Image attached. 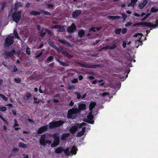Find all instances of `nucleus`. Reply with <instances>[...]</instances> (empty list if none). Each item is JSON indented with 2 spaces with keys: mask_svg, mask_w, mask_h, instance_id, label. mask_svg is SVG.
<instances>
[{
  "mask_svg": "<svg viewBox=\"0 0 158 158\" xmlns=\"http://www.w3.org/2000/svg\"><path fill=\"white\" fill-rule=\"evenodd\" d=\"M63 150L64 149L62 147H59L56 149L55 152L57 153H60L63 152Z\"/></svg>",
  "mask_w": 158,
  "mask_h": 158,
  "instance_id": "c85d7f7f",
  "label": "nucleus"
},
{
  "mask_svg": "<svg viewBox=\"0 0 158 158\" xmlns=\"http://www.w3.org/2000/svg\"><path fill=\"white\" fill-rule=\"evenodd\" d=\"M8 68L11 72H16L18 70L17 68L15 65H10Z\"/></svg>",
  "mask_w": 158,
  "mask_h": 158,
  "instance_id": "f3484780",
  "label": "nucleus"
},
{
  "mask_svg": "<svg viewBox=\"0 0 158 158\" xmlns=\"http://www.w3.org/2000/svg\"><path fill=\"white\" fill-rule=\"evenodd\" d=\"M19 147L23 148H27L26 145L25 144L22 143L21 142H19Z\"/></svg>",
  "mask_w": 158,
  "mask_h": 158,
  "instance_id": "c9c22d12",
  "label": "nucleus"
},
{
  "mask_svg": "<svg viewBox=\"0 0 158 158\" xmlns=\"http://www.w3.org/2000/svg\"><path fill=\"white\" fill-rule=\"evenodd\" d=\"M78 79L77 78H74L72 80V83H76L78 82Z\"/></svg>",
  "mask_w": 158,
  "mask_h": 158,
  "instance_id": "6e6d98bb",
  "label": "nucleus"
},
{
  "mask_svg": "<svg viewBox=\"0 0 158 158\" xmlns=\"http://www.w3.org/2000/svg\"><path fill=\"white\" fill-rule=\"evenodd\" d=\"M132 24V23L131 22H129L127 23L125 25L126 27H127L131 26Z\"/></svg>",
  "mask_w": 158,
  "mask_h": 158,
  "instance_id": "3c124183",
  "label": "nucleus"
},
{
  "mask_svg": "<svg viewBox=\"0 0 158 158\" xmlns=\"http://www.w3.org/2000/svg\"><path fill=\"white\" fill-rule=\"evenodd\" d=\"M34 99L35 101L34 103H36L37 104L39 103L40 102V100L38 99L37 98L34 97Z\"/></svg>",
  "mask_w": 158,
  "mask_h": 158,
  "instance_id": "c03bdc74",
  "label": "nucleus"
},
{
  "mask_svg": "<svg viewBox=\"0 0 158 158\" xmlns=\"http://www.w3.org/2000/svg\"><path fill=\"white\" fill-rule=\"evenodd\" d=\"M57 61L59 63H60L61 64V65L62 66H63L66 67V66H69V64H67L65 62L61 61L59 59H57Z\"/></svg>",
  "mask_w": 158,
  "mask_h": 158,
  "instance_id": "c756f323",
  "label": "nucleus"
},
{
  "mask_svg": "<svg viewBox=\"0 0 158 158\" xmlns=\"http://www.w3.org/2000/svg\"><path fill=\"white\" fill-rule=\"evenodd\" d=\"M156 24H152L151 23L150 26L151 27L155 28L158 26V20H156Z\"/></svg>",
  "mask_w": 158,
  "mask_h": 158,
  "instance_id": "58836bf2",
  "label": "nucleus"
},
{
  "mask_svg": "<svg viewBox=\"0 0 158 158\" xmlns=\"http://www.w3.org/2000/svg\"><path fill=\"white\" fill-rule=\"evenodd\" d=\"M14 124L13 126V127H15L16 126H19V125L18 123V122H17V120L16 119H15L14 120Z\"/></svg>",
  "mask_w": 158,
  "mask_h": 158,
  "instance_id": "49530a36",
  "label": "nucleus"
},
{
  "mask_svg": "<svg viewBox=\"0 0 158 158\" xmlns=\"http://www.w3.org/2000/svg\"><path fill=\"white\" fill-rule=\"evenodd\" d=\"M87 118H88V120L86 122L87 123L91 124L94 123V122L93 121V119L94 117L93 115L91 114H90L87 116Z\"/></svg>",
  "mask_w": 158,
  "mask_h": 158,
  "instance_id": "dca6fc26",
  "label": "nucleus"
},
{
  "mask_svg": "<svg viewBox=\"0 0 158 158\" xmlns=\"http://www.w3.org/2000/svg\"><path fill=\"white\" fill-rule=\"evenodd\" d=\"M77 64L81 67H83L87 68L96 69L101 66V65L100 64L92 65L89 64H82L80 62H78Z\"/></svg>",
  "mask_w": 158,
  "mask_h": 158,
  "instance_id": "39448f33",
  "label": "nucleus"
},
{
  "mask_svg": "<svg viewBox=\"0 0 158 158\" xmlns=\"http://www.w3.org/2000/svg\"><path fill=\"white\" fill-rule=\"evenodd\" d=\"M64 123V122L61 120L58 121L52 122L49 123L50 129H53L56 127H58L61 126Z\"/></svg>",
  "mask_w": 158,
  "mask_h": 158,
  "instance_id": "423d86ee",
  "label": "nucleus"
},
{
  "mask_svg": "<svg viewBox=\"0 0 158 158\" xmlns=\"http://www.w3.org/2000/svg\"><path fill=\"white\" fill-rule=\"evenodd\" d=\"M86 108V105L85 104L81 103L78 105V108L80 110H84Z\"/></svg>",
  "mask_w": 158,
  "mask_h": 158,
  "instance_id": "a878e982",
  "label": "nucleus"
},
{
  "mask_svg": "<svg viewBox=\"0 0 158 158\" xmlns=\"http://www.w3.org/2000/svg\"><path fill=\"white\" fill-rule=\"evenodd\" d=\"M14 35L15 38H17L18 40H19L21 39V38L18 35V34L17 31H15Z\"/></svg>",
  "mask_w": 158,
  "mask_h": 158,
  "instance_id": "ea45409f",
  "label": "nucleus"
},
{
  "mask_svg": "<svg viewBox=\"0 0 158 158\" xmlns=\"http://www.w3.org/2000/svg\"><path fill=\"white\" fill-rule=\"evenodd\" d=\"M95 27H92L89 29V31H93L94 32H95L96 30H95Z\"/></svg>",
  "mask_w": 158,
  "mask_h": 158,
  "instance_id": "052dcab7",
  "label": "nucleus"
},
{
  "mask_svg": "<svg viewBox=\"0 0 158 158\" xmlns=\"http://www.w3.org/2000/svg\"><path fill=\"white\" fill-rule=\"evenodd\" d=\"M70 135L69 133H66L62 134L61 137V139L62 140H64L66 139V138H68Z\"/></svg>",
  "mask_w": 158,
  "mask_h": 158,
  "instance_id": "393cba45",
  "label": "nucleus"
},
{
  "mask_svg": "<svg viewBox=\"0 0 158 158\" xmlns=\"http://www.w3.org/2000/svg\"><path fill=\"white\" fill-rule=\"evenodd\" d=\"M148 2V1L147 0H143V2L142 3L144 4V6H146V5L147 4Z\"/></svg>",
  "mask_w": 158,
  "mask_h": 158,
  "instance_id": "69168bd1",
  "label": "nucleus"
},
{
  "mask_svg": "<svg viewBox=\"0 0 158 158\" xmlns=\"http://www.w3.org/2000/svg\"><path fill=\"white\" fill-rule=\"evenodd\" d=\"M47 6L48 8H50L51 7H53L54 6L52 4H48Z\"/></svg>",
  "mask_w": 158,
  "mask_h": 158,
  "instance_id": "338daca9",
  "label": "nucleus"
},
{
  "mask_svg": "<svg viewBox=\"0 0 158 158\" xmlns=\"http://www.w3.org/2000/svg\"><path fill=\"white\" fill-rule=\"evenodd\" d=\"M49 44L53 48L57 50L58 52H60V50L59 48L55 45L52 41H50L48 42Z\"/></svg>",
  "mask_w": 158,
  "mask_h": 158,
  "instance_id": "a211bd4d",
  "label": "nucleus"
},
{
  "mask_svg": "<svg viewBox=\"0 0 158 158\" xmlns=\"http://www.w3.org/2000/svg\"><path fill=\"white\" fill-rule=\"evenodd\" d=\"M122 16L123 20H125L127 18L126 15L124 13H123L122 15Z\"/></svg>",
  "mask_w": 158,
  "mask_h": 158,
  "instance_id": "603ef678",
  "label": "nucleus"
},
{
  "mask_svg": "<svg viewBox=\"0 0 158 158\" xmlns=\"http://www.w3.org/2000/svg\"><path fill=\"white\" fill-rule=\"evenodd\" d=\"M78 109L77 108L72 109L69 110L68 112L67 118H73V115L77 113Z\"/></svg>",
  "mask_w": 158,
  "mask_h": 158,
  "instance_id": "6e6552de",
  "label": "nucleus"
},
{
  "mask_svg": "<svg viewBox=\"0 0 158 158\" xmlns=\"http://www.w3.org/2000/svg\"><path fill=\"white\" fill-rule=\"evenodd\" d=\"M0 118L4 122V123H6V124H7L8 122L6 121V120L2 116V115H0Z\"/></svg>",
  "mask_w": 158,
  "mask_h": 158,
  "instance_id": "864d4df0",
  "label": "nucleus"
},
{
  "mask_svg": "<svg viewBox=\"0 0 158 158\" xmlns=\"http://www.w3.org/2000/svg\"><path fill=\"white\" fill-rule=\"evenodd\" d=\"M14 37L13 36H10L6 38L5 45L7 47H8L12 45L14 42Z\"/></svg>",
  "mask_w": 158,
  "mask_h": 158,
  "instance_id": "1a4fd4ad",
  "label": "nucleus"
},
{
  "mask_svg": "<svg viewBox=\"0 0 158 158\" xmlns=\"http://www.w3.org/2000/svg\"><path fill=\"white\" fill-rule=\"evenodd\" d=\"M22 14V11H15L13 12L12 15L13 21L18 23L21 19Z\"/></svg>",
  "mask_w": 158,
  "mask_h": 158,
  "instance_id": "7ed1b4c3",
  "label": "nucleus"
},
{
  "mask_svg": "<svg viewBox=\"0 0 158 158\" xmlns=\"http://www.w3.org/2000/svg\"><path fill=\"white\" fill-rule=\"evenodd\" d=\"M77 27L76 25L74 23H73L71 25L69 26L68 28L67 31L69 33H73L76 31Z\"/></svg>",
  "mask_w": 158,
  "mask_h": 158,
  "instance_id": "9d476101",
  "label": "nucleus"
},
{
  "mask_svg": "<svg viewBox=\"0 0 158 158\" xmlns=\"http://www.w3.org/2000/svg\"><path fill=\"white\" fill-rule=\"evenodd\" d=\"M40 13L38 11H34V10L31 11L30 13V14L31 15H34L35 16L39 15H40Z\"/></svg>",
  "mask_w": 158,
  "mask_h": 158,
  "instance_id": "473e14b6",
  "label": "nucleus"
},
{
  "mask_svg": "<svg viewBox=\"0 0 158 158\" xmlns=\"http://www.w3.org/2000/svg\"><path fill=\"white\" fill-rule=\"evenodd\" d=\"M15 50L14 49H12L8 53L6 52L5 54L4 58L6 59H8V58L10 57L11 56L13 55V53H15Z\"/></svg>",
  "mask_w": 158,
  "mask_h": 158,
  "instance_id": "ddd939ff",
  "label": "nucleus"
},
{
  "mask_svg": "<svg viewBox=\"0 0 158 158\" xmlns=\"http://www.w3.org/2000/svg\"><path fill=\"white\" fill-rule=\"evenodd\" d=\"M86 129L85 127H83L82 128L81 131L79 132L77 135V136L78 137H81L84 134Z\"/></svg>",
  "mask_w": 158,
  "mask_h": 158,
  "instance_id": "4be33fe9",
  "label": "nucleus"
},
{
  "mask_svg": "<svg viewBox=\"0 0 158 158\" xmlns=\"http://www.w3.org/2000/svg\"><path fill=\"white\" fill-rule=\"evenodd\" d=\"M32 96V94H31L28 93L26 95H24L23 97V99L25 100H27L29 99V98H31Z\"/></svg>",
  "mask_w": 158,
  "mask_h": 158,
  "instance_id": "bb28decb",
  "label": "nucleus"
},
{
  "mask_svg": "<svg viewBox=\"0 0 158 158\" xmlns=\"http://www.w3.org/2000/svg\"><path fill=\"white\" fill-rule=\"evenodd\" d=\"M41 12L42 13L44 14L45 15H51V13L49 12L48 11L44 10H41Z\"/></svg>",
  "mask_w": 158,
  "mask_h": 158,
  "instance_id": "f704fd0d",
  "label": "nucleus"
},
{
  "mask_svg": "<svg viewBox=\"0 0 158 158\" xmlns=\"http://www.w3.org/2000/svg\"><path fill=\"white\" fill-rule=\"evenodd\" d=\"M50 136L52 137L54 139L53 143L51 145V146L52 148H54L58 145L60 142L59 133L56 132L53 133L50 135Z\"/></svg>",
  "mask_w": 158,
  "mask_h": 158,
  "instance_id": "f03ea898",
  "label": "nucleus"
},
{
  "mask_svg": "<svg viewBox=\"0 0 158 158\" xmlns=\"http://www.w3.org/2000/svg\"><path fill=\"white\" fill-rule=\"evenodd\" d=\"M78 36L81 38L83 37L85 35V31L82 29H81L78 31Z\"/></svg>",
  "mask_w": 158,
  "mask_h": 158,
  "instance_id": "5701e85b",
  "label": "nucleus"
},
{
  "mask_svg": "<svg viewBox=\"0 0 158 158\" xmlns=\"http://www.w3.org/2000/svg\"><path fill=\"white\" fill-rule=\"evenodd\" d=\"M58 41L59 42L61 43L62 44H64L66 47L70 46V44L69 42L65 40H62L60 39H58Z\"/></svg>",
  "mask_w": 158,
  "mask_h": 158,
  "instance_id": "b1692460",
  "label": "nucleus"
},
{
  "mask_svg": "<svg viewBox=\"0 0 158 158\" xmlns=\"http://www.w3.org/2000/svg\"><path fill=\"white\" fill-rule=\"evenodd\" d=\"M14 81L16 83H19L21 81V79L19 78H15L14 80Z\"/></svg>",
  "mask_w": 158,
  "mask_h": 158,
  "instance_id": "8fccbe9b",
  "label": "nucleus"
},
{
  "mask_svg": "<svg viewBox=\"0 0 158 158\" xmlns=\"http://www.w3.org/2000/svg\"><path fill=\"white\" fill-rule=\"evenodd\" d=\"M20 52L19 51H18L17 52H16L15 51V53H13V55H15V56H17V55H19L20 54Z\"/></svg>",
  "mask_w": 158,
  "mask_h": 158,
  "instance_id": "e2e57ef3",
  "label": "nucleus"
},
{
  "mask_svg": "<svg viewBox=\"0 0 158 158\" xmlns=\"http://www.w3.org/2000/svg\"><path fill=\"white\" fill-rule=\"evenodd\" d=\"M53 28L58 29L57 30V31L59 32H64L65 30L64 27L61 25H55L53 27Z\"/></svg>",
  "mask_w": 158,
  "mask_h": 158,
  "instance_id": "f8f14e48",
  "label": "nucleus"
},
{
  "mask_svg": "<svg viewBox=\"0 0 158 158\" xmlns=\"http://www.w3.org/2000/svg\"><path fill=\"white\" fill-rule=\"evenodd\" d=\"M116 47V44H113L112 46H110V49H114Z\"/></svg>",
  "mask_w": 158,
  "mask_h": 158,
  "instance_id": "09e8293b",
  "label": "nucleus"
},
{
  "mask_svg": "<svg viewBox=\"0 0 158 158\" xmlns=\"http://www.w3.org/2000/svg\"><path fill=\"white\" fill-rule=\"evenodd\" d=\"M158 11V8L157 7H152L150 11L152 13H155Z\"/></svg>",
  "mask_w": 158,
  "mask_h": 158,
  "instance_id": "72a5a7b5",
  "label": "nucleus"
},
{
  "mask_svg": "<svg viewBox=\"0 0 158 158\" xmlns=\"http://www.w3.org/2000/svg\"><path fill=\"white\" fill-rule=\"evenodd\" d=\"M6 110V107L5 106H3L0 108V110L2 111H5Z\"/></svg>",
  "mask_w": 158,
  "mask_h": 158,
  "instance_id": "5fc2aeb1",
  "label": "nucleus"
},
{
  "mask_svg": "<svg viewBox=\"0 0 158 158\" xmlns=\"http://www.w3.org/2000/svg\"><path fill=\"white\" fill-rule=\"evenodd\" d=\"M23 158H28L29 156L28 155L25 154H23Z\"/></svg>",
  "mask_w": 158,
  "mask_h": 158,
  "instance_id": "774afa93",
  "label": "nucleus"
},
{
  "mask_svg": "<svg viewBox=\"0 0 158 158\" xmlns=\"http://www.w3.org/2000/svg\"><path fill=\"white\" fill-rule=\"evenodd\" d=\"M138 26L143 25L146 27H150L151 25L150 22H140L139 23H137Z\"/></svg>",
  "mask_w": 158,
  "mask_h": 158,
  "instance_id": "aec40b11",
  "label": "nucleus"
},
{
  "mask_svg": "<svg viewBox=\"0 0 158 158\" xmlns=\"http://www.w3.org/2000/svg\"><path fill=\"white\" fill-rule=\"evenodd\" d=\"M86 124V123H77L74 126H72L70 128L69 130V132L71 134L73 135L77 131L78 128H81L83 126H85Z\"/></svg>",
  "mask_w": 158,
  "mask_h": 158,
  "instance_id": "20e7f679",
  "label": "nucleus"
},
{
  "mask_svg": "<svg viewBox=\"0 0 158 158\" xmlns=\"http://www.w3.org/2000/svg\"><path fill=\"white\" fill-rule=\"evenodd\" d=\"M121 30V28L117 29L115 30V33L117 35H119L120 34Z\"/></svg>",
  "mask_w": 158,
  "mask_h": 158,
  "instance_id": "79ce46f5",
  "label": "nucleus"
},
{
  "mask_svg": "<svg viewBox=\"0 0 158 158\" xmlns=\"http://www.w3.org/2000/svg\"><path fill=\"white\" fill-rule=\"evenodd\" d=\"M61 53L62 54H64L65 56H66V54L68 53L66 51L64 50L62 47L61 48Z\"/></svg>",
  "mask_w": 158,
  "mask_h": 158,
  "instance_id": "a19ab883",
  "label": "nucleus"
},
{
  "mask_svg": "<svg viewBox=\"0 0 158 158\" xmlns=\"http://www.w3.org/2000/svg\"><path fill=\"white\" fill-rule=\"evenodd\" d=\"M108 19H111L112 20H114L116 19H120L121 17L118 15L116 16H110L109 15L107 17Z\"/></svg>",
  "mask_w": 158,
  "mask_h": 158,
  "instance_id": "412c9836",
  "label": "nucleus"
},
{
  "mask_svg": "<svg viewBox=\"0 0 158 158\" xmlns=\"http://www.w3.org/2000/svg\"><path fill=\"white\" fill-rule=\"evenodd\" d=\"M81 13V10H76L73 12L72 14V16L74 18H75L79 16Z\"/></svg>",
  "mask_w": 158,
  "mask_h": 158,
  "instance_id": "2eb2a0df",
  "label": "nucleus"
},
{
  "mask_svg": "<svg viewBox=\"0 0 158 158\" xmlns=\"http://www.w3.org/2000/svg\"><path fill=\"white\" fill-rule=\"evenodd\" d=\"M0 96L5 101H7L8 100V98L6 97L3 94H0Z\"/></svg>",
  "mask_w": 158,
  "mask_h": 158,
  "instance_id": "37998d69",
  "label": "nucleus"
},
{
  "mask_svg": "<svg viewBox=\"0 0 158 158\" xmlns=\"http://www.w3.org/2000/svg\"><path fill=\"white\" fill-rule=\"evenodd\" d=\"M47 134L45 133L41 135L40 139L39 142L40 145L44 147L46 146L48 144L50 145L52 143L51 141L47 139Z\"/></svg>",
  "mask_w": 158,
  "mask_h": 158,
  "instance_id": "f257e3e1",
  "label": "nucleus"
},
{
  "mask_svg": "<svg viewBox=\"0 0 158 158\" xmlns=\"http://www.w3.org/2000/svg\"><path fill=\"white\" fill-rule=\"evenodd\" d=\"M63 152L66 156H70L71 155L70 151L69 148H67L65 149H64Z\"/></svg>",
  "mask_w": 158,
  "mask_h": 158,
  "instance_id": "2f4dec72",
  "label": "nucleus"
},
{
  "mask_svg": "<svg viewBox=\"0 0 158 158\" xmlns=\"http://www.w3.org/2000/svg\"><path fill=\"white\" fill-rule=\"evenodd\" d=\"M74 94H75L77 96V98L78 99H80L81 97V94L78 92H74Z\"/></svg>",
  "mask_w": 158,
  "mask_h": 158,
  "instance_id": "4c0bfd02",
  "label": "nucleus"
},
{
  "mask_svg": "<svg viewBox=\"0 0 158 158\" xmlns=\"http://www.w3.org/2000/svg\"><path fill=\"white\" fill-rule=\"evenodd\" d=\"M138 0H131V2L129 3L127 6H132L134 7Z\"/></svg>",
  "mask_w": 158,
  "mask_h": 158,
  "instance_id": "cd10ccee",
  "label": "nucleus"
},
{
  "mask_svg": "<svg viewBox=\"0 0 158 158\" xmlns=\"http://www.w3.org/2000/svg\"><path fill=\"white\" fill-rule=\"evenodd\" d=\"M96 105V102H91L89 105V110L92 112L93 109L94 108Z\"/></svg>",
  "mask_w": 158,
  "mask_h": 158,
  "instance_id": "6ab92c4d",
  "label": "nucleus"
},
{
  "mask_svg": "<svg viewBox=\"0 0 158 158\" xmlns=\"http://www.w3.org/2000/svg\"><path fill=\"white\" fill-rule=\"evenodd\" d=\"M75 89L74 85H69L68 87V89L69 90H72Z\"/></svg>",
  "mask_w": 158,
  "mask_h": 158,
  "instance_id": "de8ad7c7",
  "label": "nucleus"
},
{
  "mask_svg": "<svg viewBox=\"0 0 158 158\" xmlns=\"http://www.w3.org/2000/svg\"><path fill=\"white\" fill-rule=\"evenodd\" d=\"M53 58V57L52 56H50L49 57H48L47 60H47V61L50 62L51 61Z\"/></svg>",
  "mask_w": 158,
  "mask_h": 158,
  "instance_id": "a18cd8bd",
  "label": "nucleus"
},
{
  "mask_svg": "<svg viewBox=\"0 0 158 158\" xmlns=\"http://www.w3.org/2000/svg\"><path fill=\"white\" fill-rule=\"evenodd\" d=\"M48 129V126L47 125L43 126L38 129L37 133L38 134H41L44 132H46Z\"/></svg>",
  "mask_w": 158,
  "mask_h": 158,
  "instance_id": "9b49d317",
  "label": "nucleus"
},
{
  "mask_svg": "<svg viewBox=\"0 0 158 158\" xmlns=\"http://www.w3.org/2000/svg\"><path fill=\"white\" fill-rule=\"evenodd\" d=\"M46 32L50 36H52L53 34V32L48 29L43 27L41 29L40 33V35L41 37H44L46 35Z\"/></svg>",
  "mask_w": 158,
  "mask_h": 158,
  "instance_id": "0eeeda50",
  "label": "nucleus"
},
{
  "mask_svg": "<svg viewBox=\"0 0 158 158\" xmlns=\"http://www.w3.org/2000/svg\"><path fill=\"white\" fill-rule=\"evenodd\" d=\"M16 1L17 2L15 3V4L14 10L15 11H18V9L20 7H22L23 6V5L21 2H18L17 1Z\"/></svg>",
  "mask_w": 158,
  "mask_h": 158,
  "instance_id": "4468645a",
  "label": "nucleus"
},
{
  "mask_svg": "<svg viewBox=\"0 0 158 158\" xmlns=\"http://www.w3.org/2000/svg\"><path fill=\"white\" fill-rule=\"evenodd\" d=\"M43 53L42 52H41L40 53L38 54L36 56L35 58H38L41 56V55H42Z\"/></svg>",
  "mask_w": 158,
  "mask_h": 158,
  "instance_id": "bf43d9fd",
  "label": "nucleus"
},
{
  "mask_svg": "<svg viewBox=\"0 0 158 158\" xmlns=\"http://www.w3.org/2000/svg\"><path fill=\"white\" fill-rule=\"evenodd\" d=\"M139 8L140 9H143L144 8V7L145 6H144V4H143L142 3H141L140 4H139Z\"/></svg>",
  "mask_w": 158,
  "mask_h": 158,
  "instance_id": "13d9d810",
  "label": "nucleus"
},
{
  "mask_svg": "<svg viewBox=\"0 0 158 158\" xmlns=\"http://www.w3.org/2000/svg\"><path fill=\"white\" fill-rule=\"evenodd\" d=\"M127 45V43L126 42L124 41L123 44L122 46L123 48H125Z\"/></svg>",
  "mask_w": 158,
  "mask_h": 158,
  "instance_id": "0e129e2a",
  "label": "nucleus"
},
{
  "mask_svg": "<svg viewBox=\"0 0 158 158\" xmlns=\"http://www.w3.org/2000/svg\"><path fill=\"white\" fill-rule=\"evenodd\" d=\"M109 48H110V46L106 45L105 47H103L102 48V49L107 50L108 49H109Z\"/></svg>",
  "mask_w": 158,
  "mask_h": 158,
  "instance_id": "680f3d73",
  "label": "nucleus"
},
{
  "mask_svg": "<svg viewBox=\"0 0 158 158\" xmlns=\"http://www.w3.org/2000/svg\"><path fill=\"white\" fill-rule=\"evenodd\" d=\"M127 29L126 28H123L122 31V33L123 34H125L127 31Z\"/></svg>",
  "mask_w": 158,
  "mask_h": 158,
  "instance_id": "4d7b16f0",
  "label": "nucleus"
},
{
  "mask_svg": "<svg viewBox=\"0 0 158 158\" xmlns=\"http://www.w3.org/2000/svg\"><path fill=\"white\" fill-rule=\"evenodd\" d=\"M77 150L76 148L75 147L73 146L70 151L71 154L72 155L73 154H76L77 153Z\"/></svg>",
  "mask_w": 158,
  "mask_h": 158,
  "instance_id": "7c9ffc66",
  "label": "nucleus"
},
{
  "mask_svg": "<svg viewBox=\"0 0 158 158\" xmlns=\"http://www.w3.org/2000/svg\"><path fill=\"white\" fill-rule=\"evenodd\" d=\"M26 53L28 55H30L31 54V52L30 51V49L28 46L27 48L26 49Z\"/></svg>",
  "mask_w": 158,
  "mask_h": 158,
  "instance_id": "e433bc0d",
  "label": "nucleus"
}]
</instances>
